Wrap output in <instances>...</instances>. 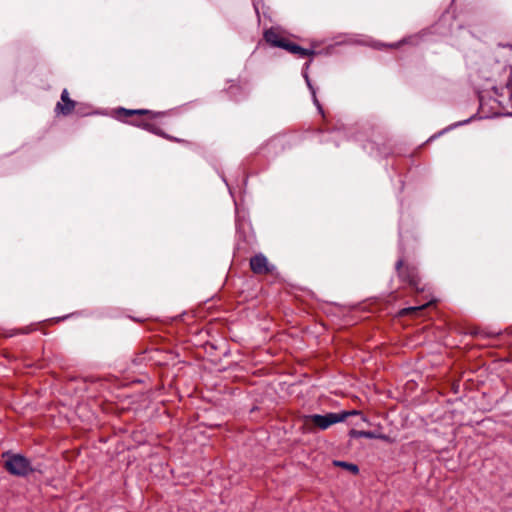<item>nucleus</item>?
I'll list each match as a JSON object with an SVG mask.
<instances>
[{
	"label": "nucleus",
	"instance_id": "8",
	"mask_svg": "<svg viewBox=\"0 0 512 512\" xmlns=\"http://www.w3.org/2000/svg\"><path fill=\"white\" fill-rule=\"evenodd\" d=\"M65 106H66V113H68L74 109V102L72 100H70L67 96H66Z\"/></svg>",
	"mask_w": 512,
	"mask_h": 512
},
{
	"label": "nucleus",
	"instance_id": "5",
	"mask_svg": "<svg viewBox=\"0 0 512 512\" xmlns=\"http://www.w3.org/2000/svg\"><path fill=\"white\" fill-rule=\"evenodd\" d=\"M283 49L288 50L291 53L298 54L301 57H306L311 54V52L307 49H304L296 44H292L290 42H286V45Z\"/></svg>",
	"mask_w": 512,
	"mask_h": 512
},
{
	"label": "nucleus",
	"instance_id": "4",
	"mask_svg": "<svg viewBox=\"0 0 512 512\" xmlns=\"http://www.w3.org/2000/svg\"><path fill=\"white\" fill-rule=\"evenodd\" d=\"M265 40L275 47L284 48L287 40L275 29L267 30L264 34Z\"/></svg>",
	"mask_w": 512,
	"mask_h": 512
},
{
	"label": "nucleus",
	"instance_id": "11",
	"mask_svg": "<svg viewBox=\"0 0 512 512\" xmlns=\"http://www.w3.org/2000/svg\"><path fill=\"white\" fill-rule=\"evenodd\" d=\"M425 307V305H422V306H419V307H410L408 309H405V311H415V310H420V309H423Z\"/></svg>",
	"mask_w": 512,
	"mask_h": 512
},
{
	"label": "nucleus",
	"instance_id": "6",
	"mask_svg": "<svg viewBox=\"0 0 512 512\" xmlns=\"http://www.w3.org/2000/svg\"><path fill=\"white\" fill-rule=\"evenodd\" d=\"M333 465L347 469L350 472H352L353 474H357L359 471L358 467L355 464L344 462V461L335 460V461H333Z\"/></svg>",
	"mask_w": 512,
	"mask_h": 512
},
{
	"label": "nucleus",
	"instance_id": "9",
	"mask_svg": "<svg viewBox=\"0 0 512 512\" xmlns=\"http://www.w3.org/2000/svg\"><path fill=\"white\" fill-rule=\"evenodd\" d=\"M125 112L128 114V115H132V114H145V113H148L147 110H125Z\"/></svg>",
	"mask_w": 512,
	"mask_h": 512
},
{
	"label": "nucleus",
	"instance_id": "7",
	"mask_svg": "<svg viewBox=\"0 0 512 512\" xmlns=\"http://www.w3.org/2000/svg\"><path fill=\"white\" fill-rule=\"evenodd\" d=\"M350 435H351V437H354V438H361V437L375 438V433H373V432H370V431H359V430H355V429H352L350 431Z\"/></svg>",
	"mask_w": 512,
	"mask_h": 512
},
{
	"label": "nucleus",
	"instance_id": "3",
	"mask_svg": "<svg viewBox=\"0 0 512 512\" xmlns=\"http://www.w3.org/2000/svg\"><path fill=\"white\" fill-rule=\"evenodd\" d=\"M251 269L254 273L265 274L271 271L267 258L262 255L254 256L250 261Z\"/></svg>",
	"mask_w": 512,
	"mask_h": 512
},
{
	"label": "nucleus",
	"instance_id": "13",
	"mask_svg": "<svg viewBox=\"0 0 512 512\" xmlns=\"http://www.w3.org/2000/svg\"><path fill=\"white\" fill-rule=\"evenodd\" d=\"M61 101L64 102V91L61 94Z\"/></svg>",
	"mask_w": 512,
	"mask_h": 512
},
{
	"label": "nucleus",
	"instance_id": "1",
	"mask_svg": "<svg viewBox=\"0 0 512 512\" xmlns=\"http://www.w3.org/2000/svg\"><path fill=\"white\" fill-rule=\"evenodd\" d=\"M359 414L358 411L342 412V413H327L325 415H309L304 419V426L307 430L311 431L314 427L325 430L331 425L343 422L349 415Z\"/></svg>",
	"mask_w": 512,
	"mask_h": 512
},
{
	"label": "nucleus",
	"instance_id": "12",
	"mask_svg": "<svg viewBox=\"0 0 512 512\" xmlns=\"http://www.w3.org/2000/svg\"><path fill=\"white\" fill-rule=\"evenodd\" d=\"M312 93H313V96H315V92H314V91H312ZM314 103H315L316 105H318V101H317L316 97H314Z\"/></svg>",
	"mask_w": 512,
	"mask_h": 512
},
{
	"label": "nucleus",
	"instance_id": "14",
	"mask_svg": "<svg viewBox=\"0 0 512 512\" xmlns=\"http://www.w3.org/2000/svg\"><path fill=\"white\" fill-rule=\"evenodd\" d=\"M401 264H402V262H401V261H399V262L397 263V268H398V269H399V267L401 266Z\"/></svg>",
	"mask_w": 512,
	"mask_h": 512
},
{
	"label": "nucleus",
	"instance_id": "2",
	"mask_svg": "<svg viewBox=\"0 0 512 512\" xmlns=\"http://www.w3.org/2000/svg\"><path fill=\"white\" fill-rule=\"evenodd\" d=\"M7 456V459L4 461V468L12 475L16 476H26L29 472L32 471L30 462L25 457L15 454V455H3V457Z\"/></svg>",
	"mask_w": 512,
	"mask_h": 512
},
{
	"label": "nucleus",
	"instance_id": "10",
	"mask_svg": "<svg viewBox=\"0 0 512 512\" xmlns=\"http://www.w3.org/2000/svg\"><path fill=\"white\" fill-rule=\"evenodd\" d=\"M56 110L60 112H64V105L61 102L57 103Z\"/></svg>",
	"mask_w": 512,
	"mask_h": 512
}]
</instances>
